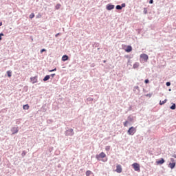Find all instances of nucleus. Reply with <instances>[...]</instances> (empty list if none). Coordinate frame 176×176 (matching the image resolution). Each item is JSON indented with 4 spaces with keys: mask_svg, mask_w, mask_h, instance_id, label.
I'll return each mask as SVG.
<instances>
[{
    "mask_svg": "<svg viewBox=\"0 0 176 176\" xmlns=\"http://www.w3.org/2000/svg\"><path fill=\"white\" fill-rule=\"evenodd\" d=\"M97 160H102V162H107L108 158H107V155L104 152L100 153L99 155L96 156Z\"/></svg>",
    "mask_w": 176,
    "mask_h": 176,
    "instance_id": "f257e3e1",
    "label": "nucleus"
},
{
    "mask_svg": "<svg viewBox=\"0 0 176 176\" xmlns=\"http://www.w3.org/2000/svg\"><path fill=\"white\" fill-rule=\"evenodd\" d=\"M129 135H134L137 133V129L134 126H131L127 131Z\"/></svg>",
    "mask_w": 176,
    "mask_h": 176,
    "instance_id": "f03ea898",
    "label": "nucleus"
},
{
    "mask_svg": "<svg viewBox=\"0 0 176 176\" xmlns=\"http://www.w3.org/2000/svg\"><path fill=\"white\" fill-rule=\"evenodd\" d=\"M132 167H133V170H135V171H138V173H140V171H141L140 164H138L137 162L133 163L132 164Z\"/></svg>",
    "mask_w": 176,
    "mask_h": 176,
    "instance_id": "7ed1b4c3",
    "label": "nucleus"
},
{
    "mask_svg": "<svg viewBox=\"0 0 176 176\" xmlns=\"http://www.w3.org/2000/svg\"><path fill=\"white\" fill-rule=\"evenodd\" d=\"M140 58H142V60H144L145 63H146V61H148V59L149 58V57L146 55V54H142L140 55Z\"/></svg>",
    "mask_w": 176,
    "mask_h": 176,
    "instance_id": "20e7f679",
    "label": "nucleus"
},
{
    "mask_svg": "<svg viewBox=\"0 0 176 176\" xmlns=\"http://www.w3.org/2000/svg\"><path fill=\"white\" fill-rule=\"evenodd\" d=\"M116 173H118V174H120V173H122V165L120 164H118L116 166Z\"/></svg>",
    "mask_w": 176,
    "mask_h": 176,
    "instance_id": "39448f33",
    "label": "nucleus"
},
{
    "mask_svg": "<svg viewBox=\"0 0 176 176\" xmlns=\"http://www.w3.org/2000/svg\"><path fill=\"white\" fill-rule=\"evenodd\" d=\"M106 9L107 10H112V9H115V6L112 4H108L106 6Z\"/></svg>",
    "mask_w": 176,
    "mask_h": 176,
    "instance_id": "423d86ee",
    "label": "nucleus"
},
{
    "mask_svg": "<svg viewBox=\"0 0 176 176\" xmlns=\"http://www.w3.org/2000/svg\"><path fill=\"white\" fill-rule=\"evenodd\" d=\"M74 135V129H70L66 131V135Z\"/></svg>",
    "mask_w": 176,
    "mask_h": 176,
    "instance_id": "0eeeda50",
    "label": "nucleus"
},
{
    "mask_svg": "<svg viewBox=\"0 0 176 176\" xmlns=\"http://www.w3.org/2000/svg\"><path fill=\"white\" fill-rule=\"evenodd\" d=\"M30 80L31 82L34 84V83H37L38 82V77L35 76V77H32L30 78Z\"/></svg>",
    "mask_w": 176,
    "mask_h": 176,
    "instance_id": "6e6552de",
    "label": "nucleus"
},
{
    "mask_svg": "<svg viewBox=\"0 0 176 176\" xmlns=\"http://www.w3.org/2000/svg\"><path fill=\"white\" fill-rule=\"evenodd\" d=\"M133 50V47H131V45H128L126 49H125V52H126V53H130V52H131Z\"/></svg>",
    "mask_w": 176,
    "mask_h": 176,
    "instance_id": "1a4fd4ad",
    "label": "nucleus"
},
{
    "mask_svg": "<svg viewBox=\"0 0 176 176\" xmlns=\"http://www.w3.org/2000/svg\"><path fill=\"white\" fill-rule=\"evenodd\" d=\"M168 167H169V168H171V170H173V168H174V167H175V162L169 163Z\"/></svg>",
    "mask_w": 176,
    "mask_h": 176,
    "instance_id": "9d476101",
    "label": "nucleus"
},
{
    "mask_svg": "<svg viewBox=\"0 0 176 176\" xmlns=\"http://www.w3.org/2000/svg\"><path fill=\"white\" fill-rule=\"evenodd\" d=\"M164 163V159L161 158L160 160L156 161L157 164H163Z\"/></svg>",
    "mask_w": 176,
    "mask_h": 176,
    "instance_id": "9b49d317",
    "label": "nucleus"
},
{
    "mask_svg": "<svg viewBox=\"0 0 176 176\" xmlns=\"http://www.w3.org/2000/svg\"><path fill=\"white\" fill-rule=\"evenodd\" d=\"M138 67H140V63L138 62L135 63L133 65V68H134V69L138 68Z\"/></svg>",
    "mask_w": 176,
    "mask_h": 176,
    "instance_id": "f8f14e48",
    "label": "nucleus"
},
{
    "mask_svg": "<svg viewBox=\"0 0 176 176\" xmlns=\"http://www.w3.org/2000/svg\"><path fill=\"white\" fill-rule=\"evenodd\" d=\"M12 134H17V133H19V129L18 128H16V127H14L12 129Z\"/></svg>",
    "mask_w": 176,
    "mask_h": 176,
    "instance_id": "ddd939ff",
    "label": "nucleus"
},
{
    "mask_svg": "<svg viewBox=\"0 0 176 176\" xmlns=\"http://www.w3.org/2000/svg\"><path fill=\"white\" fill-rule=\"evenodd\" d=\"M86 176H94V175H93V173L91 170H87L86 173Z\"/></svg>",
    "mask_w": 176,
    "mask_h": 176,
    "instance_id": "4468645a",
    "label": "nucleus"
},
{
    "mask_svg": "<svg viewBox=\"0 0 176 176\" xmlns=\"http://www.w3.org/2000/svg\"><path fill=\"white\" fill-rule=\"evenodd\" d=\"M67 60H68V56L64 55V56L62 57V61H67Z\"/></svg>",
    "mask_w": 176,
    "mask_h": 176,
    "instance_id": "2eb2a0df",
    "label": "nucleus"
},
{
    "mask_svg": "<svg viewBox=\"0 0 176 176\" xmlns=\"http://www.w3.org/2000/svg\"><path fill=\"white\" fill-rule=\"evenodd\" d=\"M167 102V99H165L164 101H160V105H164Z\"/></svg>",
    "mask_w": 176,
    "mask_h": 176,
    "instance_id": "dca6fc26",
    "label": "nucleus"
},
{
    "mask_svg": "<svg viewBox=\"0 0 176 176\" xmlns=\"http://www.w3.org/2000/svg\"><path fill=\"white\" fill-rule=\"evenodd\" d=\"M50 79V76L47 75L45 76V78H43L44 82H46V80H49Z\"/></svg>",
    "mask_w": 176,
    "mask_h": 176,
    "instance_id": "f3484780",
    "label": "nucleus"
},
{
    "mask_svg": "<svg viewBox=\"0 0 176 176\" xmlns=\"http://www.w3.org/2000/svg\"><path fill=\"white\" fill-rule=\"evenodd\" d=\"M60 8H61V4L60 3L56 4V6H55V9H56V10H58Z\"/></svg>",
    "mask_w": 176,
    "mask_h": 176,
    "instance_id": "a211bd4d",
    "label": "nucleus"
},
{
    "mask_svg": "<svg viewBox=\"0 0 176 176\" xmlns=\"http://www.w3.org/2000/svg\"><path fill=\"white\" fill-rule=\"evenodd\" d=\"M7 74H8V78H10L12 76V72L10 70H8L7 72Z\"/></svg>",
    "mask_w": 176,
    "mask_h": 176,
    "instance_id": "6ab92c4d",
    "label": "nucleus"
},
{
    "mask_svg": "<svg viewBox=\"0 0 176 176\" xmlns=\"http://www.w3.org/2000/svg\"><path fill=\"white\" fill-rule=\"evenodd\" d=\"M23 109H30V105L28 104L23 105Z\"/></svg>",
    "mask_w": 176,
    "mask_h": 176,
    "instance_id": "aec40b11",
    "label": "nucleus"
},
{
    "mask_svg": "<svg viewBox=\"0 0 176 176\" xmlns=\"http://www.w3.org/2000/svg\"><path fill=\"white\" fill-rule=\"evenodd\" d=\"M116 9H117V10H122V6L118 5V6H116Z\"/></svg>",
    "mask_w": 176,
    "mask_h": 176,
    "instance_id": "412c9836",
    "label": "nucleus"
},
{
    "mask_svg": "<svg viewBox=\"0 0 176 176\" xmlns=\"http://www.w3.org/2000/svg\"><path fill=\"white\" fill-rule=\"evenodd\" d=\"M143 12H144V14H146V13H148V8H144Z\"/></svg>",
    "mask_w": 176,
    "mask_h": 176,
    "instance_id": "4be33fe9",
    "label": "nucleus"
},
{
    "mask_svg": "<svg viewBox=\"0 0 176 176\" xmlns=\"http://www.w3.org/2000/svg\"><path fill=\"white\" fill-rule=\"evenodd\" d=\"M34 17H35V14L32 13V14L30 15V19H34Z\"/></svg>",
    "mask_w": 176,
    "mask_h": 176,
    "instance_id": "5701e85b",
    "label": "nucleus"
},
{
    "mask_svg": "<svg viewBox=\"0 0 176 176\" xmlns=\"http://www.w3.org/2000/svg\"><path fill=\"white\" fill-rule=\"evenodd\" d=\"M111 149V146H107L106 147H105V151H109Z\"/></svg>",
    "mask_w": 176,
    "mask_h": 176,
    "instance_id": "b1692460",
    "label": "nucleus"
},
{
    "mask_svg": "<svg viewBox=\"0 0 176 176\" xmlns=\"http://www.w3.org/2000/svg\"><path fill=\"white\" fill-rule=\"evenodd\" d=\"M175 104H173L171 107H170V109H175Z\"/></svg>",
    "mask_w": 176,
    "mask_h": 176,
    "instance_id": "393cba45",
    "label": "nucleus"
},
{
    "mask_svg": "<svg viewBox=\"0 0 176 176\" xmlns=\"http://www.w3.org/2000/svg\"><path fill=\"white\" fill-rule=\"evenodd\" d=\"M127 123H129V121H125V122H124V127H127Z\"/></svg>",
    "mask_w": 176,
    "mask_h": 176,
    "instance_id": "a878e982",
    "label": "nucleus"
},
{
    "mask_svg": "<svg viewBox=\"0 0 176 176\" xmlns=\"http://www.w3.org/2000/svg\"><path fill=\"white\" fill-rule=\"evenodd\" d=\"M2 36H3V33L0 34V41H2Z\"/></svg>",
    "mask_w": 176,
    "mask_h": 176,
    "instance_id": "bb28decb",
    "label": "nucleus"
},
{
    "mask_svg": "<svg viewBox=\"0 0 176 176\" xmlns=\"http://www.w3.org/2000/svg\"><path fill=\"white\" fill-rule=\"evenodd\" d=\"M121 8H126V3H122L121 5Z\"/></svg>",
    "mask_w": 176,
    "mask_h": 176,
    "instance_id": "cd10ccee",
    "label": "nucleus"
},
{
    "mask_svg": "<svg viewBox=\"0 0 176 176\" xmlns=\"http://www.w3.org/2000/svg\"><path fill=\"white\" fill-rule=\"evenodd\" d=\"M166 86H170L171 85V83L170 82H167L166 83Z\"/></svg>",
    "mask_w": 176,
    "mask_h": 176,
    "instance_id": "c85d7f7f",
    "label": "nucleus"
},
{
    "mask_svg": "<svg viewBox=\"0 0 176 176\" xmlns=\"http://www.w3.org/2000/svg\"><path fill=\"white\" fill-rule=\"evenodd\" d=\"M54 71H57V69L55 68V69H54L52 70H50L49 72H54Z\"/></svg>",
    "mask_w": 176,
    "mask_h": 176,
    "instance_id": "c756f323",
    "label": "nucleus"
},
{
    "mask_svg": "<svg viewBox=\"0 0 176 176\" xmlns=\"http://www.w3.org/2000/svg\"><path fill=\"white\" fill-rule=\"evenodd\" d=\"M146 97H152V94H148L146 95Z\"/></svg>",
    "mask_w": 176,
    "mask_h": 176,
    "instance_id": "7c9ffc66",
    "label": "nucleus"
},
{
    "mask_svg": "<svg viewBox=\"0 0 176 176\" xmlns=\"http://www.w3.org/2000/svg\"><path fill=\"white\" fill-rule=\"evenodd\" d=\"M144 83H149V80H148V79L145 80Z\"/></svg>",
    "mask_w": 176,
    "mask_h": 176,
    "instance_id": "2f4dec72",
    "label": "nucleus"
},
{
    "mask_svg": "<svg viewBox=\"0 0 176 176\" xmlns=\"http://www.w3.org/2000/svg\"><path fill=\"white\" fill-rule=\"evenodd\" d=\"M43 52H46V50L42 49V50H41V53H43Z\"/></svg>",
    "mask_w": 176,
    "mask_h": 176,
    "instance_id": "473e14b6",
    "label": "nucleus"
},
{
    "mask_svg": "<svg viewBox=\"0 0 176 176\" xmlns=\"http://www.w3.org/2000/svg\"><path fill=\"white\" fill-rule=\"evenodd\" d=\"M51 76H52V78H54V76H56V74H51Z\"/></svg>",
    "mask_w": 176,
    "mask_h": 176,
    "instance_id": "72a5a7b5",
    "label": "nucleus"
},
{
    "mask_svg": "<svg viewBox=\"0 0 176 176\" xmlns=\"http://www.w3.org/2000/svg\"><path fill=\"white\" fill-rule=\"evenodd\" d=\"M149 3H151V4L153 3V0H150Z\"/></svg>",
    "mask_w": 176,
    "mask_h": 176,
    "instance_id": "f704fd0d",
    "label": "nucleus"
},
{
    "mask_svg": "<svg viewBox=\"0 0 176 176\" xmlns=\"http://www.w3.org/2000/svg\"><path fill=\"white\" fill-rule=\"evenodd\" d=\"M170 162H172L173 163H174V159H173V158H171V159H170Z\"/></svg>",
    "mask_w": 176,
    "mask_h": 176,
    "instance_id": "c9c22d12",
    "label": "nucleus"
},
{
    "mask_svg": "<svg viewBox=\"0 0 176 176\" xmlns=\"http://www.w3.org/2000/svg\"><path fill=\"white\" fill-rule=\"evenodd\" d=\"M173 157H174L175 159H176V155H175V154L173 155Z\"/></svg>",
    "mask_w": 176,
    "mask_h": 176,
    "instance_id": "e433bc0d",
    "label": "nucleus"
},
{
    "mask_svg": "<svg viewBox=\"0 0 176 176\" xmlns=\"http://www.w3.org/2000/svg\"><path fill=\"white\" fill-rule=\"evenodd\" d=\"M58 35H60V33L56 34V36L57 37Z\"/></svg>",
    "mask_w": 176,
    "mask_h": 176,
    "instance_id": "4c0bfd02",
    "label": "nucleus"
},
{
    "mask_svg": "<svg viewBox=\"0 0 176 176\" xmlns=\"http://www.w3.org/2000/svg\"><path fill=\"white\" fill-rule=\"evenodd\" d=\"M1 25H2V22H0V27H1Z\"/></svg>",
    "mask_w": 176,
    "mask_h": 176,
    "instance_id": "58836bf2",
    "label": "nucleus"
},
{
    "mask_svg": "<svg viewBox=\"0 0 176 176\" xmlns=\"http://www.w3.org/2000/svg\"><path fill=\"white\" fill-rule=\"evenodd\" d=\"M103 63H107V60H104Z\"/></svg>",
    "mask_w": 176,
    "mask_h": 176,
    "instance_id": "ea45409f",
    "label": "nucleus"
}]
</instances>
